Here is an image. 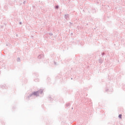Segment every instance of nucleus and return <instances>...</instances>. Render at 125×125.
Listing matches in <instances>:
<instances>
[{
  "label": "nucleus",
  "instance_id": "obj_3",
  "mask_svg": "<svg viewBox=\"0 0 125 125\" xmlns=\"http://www.w3.org/2000/svg\"><path fill=\"white\" fill-rule=\"evenodd\" d=\"M56 7V8H58V6H57Z\"/></svg>",
  "mask_w": 125,
  "mask_h": 125
},
{
  "label": "nucleus",
  "instance_id": "obj_1",
  "mask_svg": "<svg viewBox=\"0 0 125 125\" xmlns=\"http://www.w3.org/2000/svg\"><path fill=\"white\" fill-rule=\"evenodd\" d=\"M38 95H39V92H34L32 94V95H36V96H38Z\"/></svg>",
  "mask_w": 125,
  "mask_h": 125
},
{
  "label": "nucleus",
  "instance_id": "obj_2",
  "mask_svg": "<svg viewBox=\"0 0 125 125\" xmlns=\"http://www.w3.org/2000/svg\"><path fill=\"white\" fill-rule=\"evenodd\" d=\"M119 119H122V114H120V115H119Z\"/></svg>",
  "mask_w": 125,
  "mask_h": 125
}]
</instances>
